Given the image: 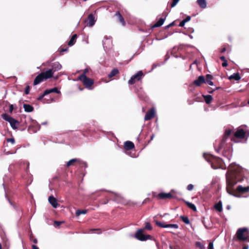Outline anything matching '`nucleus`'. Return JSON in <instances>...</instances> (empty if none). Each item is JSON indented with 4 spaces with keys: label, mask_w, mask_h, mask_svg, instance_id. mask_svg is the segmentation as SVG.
I'll return each mask as SVG.
<instances>
[{
    "label": "nucleus",
    "mask_w": 249,
    "mask_h": 249,
    "mask_svg": "<svg viewBox=\"0 0 249 249\" xmlns=\"http://www.w3.org/2000/svg\"><path fill=\"white\" fill-rule=\"evenodd\" d=\"M32 249H39L36 246L33 245H32Z\"/></svg>",
    "instance_id": "59"
},
{
    "label": "nucleus",
    "mask_w": 249,
    "mask_h": 249,
    "mask_svg": "<svg viewBox=\"0 0 249 249\" xmlns=\"http://www.w3.org/2000/svg\"><path fill=\"white\" fill-rule=\"evenodd\" d=\"M208 249H213V243L212 242L209 243Z\"/></svg>",
    "instance_id": "46"
},
{
    "label": "nucleus",
    "mask_w": 249,
    "mask_h": 249,
    "mask_svg": "<svg viewBox=\"0 0 249 249\" xmlns=\"http://www.w3.org/2000/svg\"><path fill=\"white\" fill-rule=\"evenodd\" d=\"M155 111L154 108H150L146 113L144 120L145 121H148L152 119L155 116Z\"/></svg>",
    "instance_id": "14"
},
{
    "label": "nucleus",
    "mask_w": 249,
    "mask_h": 249,
    "mask_svg": "<svg viewBox=\"0 0 249 249\" xmlns=\"http://www.w3.org/2000/svg\"><path fill=\"white\" fill-rule=\"evenodd\" d=\"M197 2L201 8H205L206 7V0H197Z\"/></svg>",
    "instance_id": "33"
},
{
    "label": "nucleus",
    "mask_w": 249,
    "mask_h": 249,
    "mask_svg": "<svg viewBox=\"0 0 249 249\" xmlns=\"http://www.w3.org/2000/svg\"><path fill=\"white\" fill-rule=\"evenodd\" d=\"M135 147L134 144L131 141H126L124 142V148L126 150H130Z\"/></svg>",
    "instance_id": "21"
},
{
    "label": "nucleus",
    "mask_w": 249,
    "mask_h": 249,
    "mask_svg": "<svg viewBox=\"0 0 249 249\" xmlns=\"http://www.w3.org/2000/svg\"><path fill=\"white\" fill-rule=\"evenodd\" d=\"M245 178L242 167L235 163H232L228 167L226 174V190L228 193L235 197H240L249 192V186L243 187L239 185L235 190L234 186L239 182H241Z\"/></svg>",
    "instance_id": "1"
},
{
    "label": "nucleus",
    "mask_w": 249,
    "mask_h": 249,
    "mask_svg": "<svg viewBox=\"0 0 249 249\" xmlns=\"http://www.w3.org/2000/svg\"><path fill=\"white\" fill-rule=\"evenodd\" d=\"M219 88H216L215 89H213V90H210V91H209V93H213V92L215 90V89H218Z\"/></svg>",
    "instance_id": "62"
},
{
    "label": "nucleus",
    "mask_w": 249,
    "mask_h": 249,
    "mask_svg": "<svg viewBox=\"0 0 249 249\" xmlns=\"http://www.w3.org/2000/svg\"><path fill=\"white\" fill-rule=\"evenodd\" d=\"M220 59L222 61H226L227 60L226 59V58L224 56H221L220 57Z\"/></svg>",
    "instance_id": "56"
},
{
    "label": "nucleus",
    "mask_w": 249,
    "mask_h": 249,
    "mask_svg": "<svg viewBox=\"0 0 249 249\" xmlns=\"http://www.w3.org/2000/svg\"><path fill=\"white\" fill-rule=\"evenodd\" d=\"M153 196L155 197L158 198V199H164V200L171 199L173 198V196L171 194V193H160L159 194H156V193H153Z\"/></svg>",
    "instance_id": "9"
},
{
    "label": "nucleus",
    "mask_w": 249,
    "mask_h": 249,
    "mask_svg": "<svg viewBox=\"0 0 249 249\" xmlns=\"http://www.w3.org/2000/svg\"><path fill=\"white\" fill-rule=\"evenodd\" d=\"M77 38V35L76 34L73 35L71 38L70 39V41L68 42V45L69 46H71L73 45L75 43Z\"/></svg>",
    "instance_id": "23"
},
{
    "label": "nucleus",
    "mask_w": 249,
    "mask_h": 249,
    "mask_svg": "<svg viewBox=\"0 0 249 249\" xmlns=\"http://www.w3.org/2000/svg\"><path fill=\"white\" fill-rule=\"evenodd\" d=\"M87 212H88V210H78L76 211L75 213L77 216H79L82 214L87 213Z\"/></svg>",
    "instance_id": "35"
},
{
    "label": "nucleus",
    "mask_w": 249,
    "mask_h": 249,
    "mask_svg": "<svg viewBox=\"0 0 249 249\" xmlns=\"http://www.w3.org/2000/svg\"><path fill=\"white\" fill-rule=\"evenodd\" d=\"M6 141L7 142H10L12 144H14L15 143V141L14 138H8L6 139Z\"/></svg>",
    "instance_id": "42"
},
{
    "label": "nucleus",
    "mask_w": 249,
    "mask_h": 249,
    "mask_svg": "<svg viewBox=\"0 0 249 249\" xmlns=\"http://www.w3.org/2000/svg\"><path fill=\"white\" fill-rule=\"evenodd\" d=\"M246 132L242 128L239 127L234 133V135L231 137L230 141L237 142L236 139H243L246 137Z\"/></svg>",
    "instance_id": "7"
},
{
    "label": "nucleus",
    "mask_w": 249,
    "mask_h": 249,
    "mask_svg": "<svg viewBox=\"0 0 249 249\" xmlns=\"http://www.w3.org/2000/svg\"><path fill=\"white\" fill-rule=\"evenodd\" d=\"M30 90V87L29 85H27L25 89L24 93L26 95L28 94L29 93Z\"/></svg>",
    "instance_id": "39"
},
{
    "label": "nucleus",
    "mask_w": 249,
    "mask_h": 249,
    "mask_svg": "<svg viewBox=\"0 0 249 249\" xmlns=\"http://www.w3.org/2000/svg\"><path fill=\"white\" fill-rule=\"evenodd\" d=\"M243 249H248V247H246V246H245V247H244L243 248Z\"/></svg>",
    "instance_id": "63"
},
{
    "label": "nucleus",
    "mask_w": 249,
    "mask_h": 249,
    "mask_svg": "<svg viewBox=\"0 0 249 249\" xmlns=\"http://www.w3.org/2000/svg\"><path fill=\"white\" fill-rule=\"evenodd\" d=\"M69 48L68 47H66L65 48H62L60 50V53H61L62 52H66L68 50Z\"/></svg>",
    "instance_id": "50"
},
{
    "label": "nucleus",
    "mask_w": 249,
    "mask_h": 249,
    "mask_svg": "<svg viewBox=\"0 0 249 249\" xmlns=\"http://www.w3.org/2000/svg\"><path fill=\"white\" fill-rule=\"evenodd\" d=\"M16 152V151H8L6 153L9 154H13V153H15Z\"/></svg>",
    "instance_id": "60"
},
{
    "label": "nucleus",
    "mask_w": 249,
    "mask_h": 249,
    "mask_svg": "<svg viewBox=\"0 0 249 249\" xmlns=\"http://www.w3.org/2000/svg\"><path fill=\"white\" fill-rule=\"evenodd\" d=\"M185 21L183 19L179 24L178 26L179 27H183L185 24Z\"/></svg>",
    "instance_id": "48"
},
{
    "label": "nucleus",
    "mask_w": 249,
    "mask_h": 249,
    "mask_svg": "<svg viewBox=\"0 0 249 249\" xmlns=\"http://www.w3.org/2000/svg\"><path fill=\"white\" fill-rule=\"evenodd\" d=\"M78 79L82 81L84 86L89 89H92V85L94 84V80L88 77L84 74H81L79 76Z\"/></svg>",
    "instance_id": "5"
},
{
    "label": "nucleus",
    "mask_w": 249,
    "mask_h": 249,
    "mask_svg": "<svg viewBox=\"0 0 249 249\" xmlns=\"http://www.w3.org/2000/svg\"><path fill=\"white\" fill-rule=\"evenodd\" d=\"M154 137V134H152L151 136H150V140L148 141V143H149L153 139Z\"/></svg>",
    "instance_id": "58"
},
{
    "label": "nucleus",
    "mask_w": 249,
    "mask_h": 249,
    "mask_svg": "<svg viewBox=\"0 0 249 249\" xmlns=\"http://www.w3.org/2000/svg\"><path fill=\"white\" fill-rule=\"evenodd\" d=\"M121 196L119 195L115 194L114 195V197L112 198L113 200L116 201L117 202H119L121 200Z\"/></svg>",
    "instance_id": "36"
},
{
    "label": "nucleus",
    "mask_w": 249,
    "mask_h": 249,
    "mask_svg": "<svg viewBox=\"0 0 249 249\" xmlns=\"http://www.w3.org/2000/svg\"><path fill=\"white\" fill-rule=\"evenodd\" d=\"M41 74H43V76L45 80L50 78L53 76V72L52 70L49 69L44 72H41Z\"/></svg>",
    "instance_id": "16"
},
{
    "label": "nucleus",
    "mask_w": 249,
    "mask_h": 249,
    "mask_svg": "<svg viewBox=\"0 0 249 249\" xmlns=\"http://www.w3.org/2000/svg\"><path fill=\"white\" fill-rule=\"evenodd\" d=\"M24 110L27 112H31L34 110V107L29 104H24L23 105Z\"/></svg>",
    "instance_id": "27"
},
{
    "label": "nucleus",
    "mask_w": 249,
    "mask_h": 249,
    "mask_svg": "<svg viewBox=\"0 0 249 249\" xmlns=\"http://www.w3.org/2000/svg\"><path fill=\"white\" fill-rule=\"evenodd\" d=\"M240 78L241 77L238 73H234L229 77L230 79H234L236 81L239 80Z\"/></svg>",
    "instance_id": "30"
},
{
    "label": "nucleus",
    "mask_w": 249,
    "mask_h": 249,
    "mask_svg": "<svg viewBox=\"0 0 249 249\" xmlns=\"http://www.w3.org/2000/svg\"><path fill=\"white\" fill-rule=\"evenodd\" d=\"M61 68V65L58 62H55L53 64L52 68L51 69L53 70L54 73L55 71L60 70Z\"/></svg>",
    "instance_id": "26"
},
{
    "label": "nucleus",
    "mask_w": 249,
    "mask_h": 249,
    "mask_svg": "<svg viewBox=\"0 0 249 249\" xmlns=\"http://www.w3.org/2000/svg\"><path fill=\"white\" fill-rule=\"evenodd\" d=\"M202 96L205 100V103L207 104H210L212 100H213V97L210 95H202Z\"/></svg>",
    "instance_id": "28"
},
{
    "label": "nucleus",
    "mask_w": 249,
    "mask_h": 249,
    "mask_svg": "<svg viewBox=\"0 0 249 249\" xmlns=\"http://www.w3.org/2000/svg\"><path fill=\"white\" fill-rule=\"evenodd\" d=\"M191 19V17L190 16H187L185 19L183 20L185 21V22H187L189 21H190Z\"/></svg>",
    "instance_id": "52"
},
{
    "label": "nucleus",
    "mask_w": 249,
    "mask_h": 249,
    "mask_svg": "<svg viewBox=\"0 0 249 249\" xmlns=\"http://www.w3.org/2000/svg\"><path fill=\"white\" fill-rule=\"evenodd\" d=\"M76 164H78L79 166H86V162L82 161L80 159H72L67 162L66 166L67 167H69L71 166L75 165Z\"/></svg>",
    "instance_id": "10"
},
{
    "label": "nucleus",
    "mask_w": 249,
    "mask_h": 249,
    "mask_svg": "<svg viewBox=\"0 0 249 249\" xmlns=\"http://www.w3.org/2000/svg\"><path fill=\"white\" fill-rule=\"evenodd\" d=\"M88 72L89 69L88 68H86L83 71V73L82 74H84L85 75H86V73Z\"/></svg>",
    "instance_id": "54"
},
{
    "label": "nucleus",
    "mask_w": 249,
    "mask_h": 249,
    "mask_svg": "<svg viewBox=\"0 0 249 249\" xmlns=\"http://www.w3.org/2000/svg\"><path fill=\"white\" fill-rule=\"evenodd\" d=\"M196 247L199 248L200 249H205L204 246L202 245L200 242H196Z\"/></svg>",
    "instance_id": "38"
},
{
    "label": "nucleus",
    "mask_w": 249,
    "mask_h": 249,
    "mask_svg": "<svg viewBox=\"0 0 249 249\" xmlns=\"http://www.w3.org/2000/svg\"><path fill=\"white\" fill-rule=\"evenodd\" d=\"M114 16L117 17L118 21L123 25L124 26L125 25V22L123 17L120 14L119 11H117L115 14Z\"/></svg>",
    "instance_id": "20"
},
{
    "label": "nucleus",
    "mask_w": 249,
    "mask_h": 249,
    "mask_svg": "<svg viewBox=\"0 0 249 249\" xmlns=\"http://www.w3.org/2000/svg\"><path fill=\"white\" fill-rule=\"evenodd\" d=\"M108 201H109V199L106 198L105 199L102 200L101 203H102V204H106L107 203Z\"/></svg>",
    "instance_id": "49"
},
{
    "label": "nucleus",
    "mask_w": 249,
    "mask_h": 249,
    "mask_svg": "<svg viewBox=\"0 0 249 249\" xmlns=\"http://www.w3.org/2000/svg\"><path fill=\"white\" fill-rule=\"evenodd\" d=\"M222 66L223 67H227L228 66L227 61L226 60V61L223 62V63H222Z\"/></svg>",
    "instance_id": "51"
},
{
    "label": "nucleus",
    "mask_w": 249,
    "mask_h": 249,
    "mask_svg": "<svg viewBox=\"0 0 249 249\" xmlns=\"http://www.w3.org/2000/svg\"><path fill=\"white\" fill-rule=\"evenodd\" d=\"M48 95L47 94H45V91H44L43 93L41 95H40L37 99L39 101H41L43 99V97L45 96Z\"/></svg>",
    "instance_id": "43"
},
{
    "label": "nucleus",
    "mask_w": 249,
    "mask_h": 249,
    "mask_svg": "<svg viewBox=\"0 0 249 249\" xmlns=\"http://www.w3.org/2000/svg\"><path fill=\"white\" fill-rule=\"evenodd\" d=\"M179 0H173V1L171 4V7L172 8L175 7L176 5V4L178 3V2Z\"/></svg>",
    "instance_id": "40"
},
{
    "label": "nucleus",
    "mask_w": 249,
    "mask_h": 249,
    "mask_svg": "<svg viewBox=\"0 0 249 249\" xmlns=\"http://www.w3.org/2000/svg\"><path fill=\"white\" fill-rule=\"evenodd\" d=\"M203 157L206 161L210 163L211 167L213 169L227 168L222 159L214 156L210 154L204 153Z\"/></svg>",
    "instance_id": "2"
},
{
    "label": "nucleus",
    "mask_w": 249,
    "mask_h": 249,
    "mask_svg": "<svg viewBox=\"0 0 249 249\" xmlns=\"http://www.w3.org/2000/svg\"><path fill=\"white\" fill-rule=\"evenodd\" d=\"M156 224L158 226L161 228H172L175 229H178V226L177 224H166L163 222L158 221H156Z\"/></svg>",
    "instance_id": "13"
},
{
    "label": "nucleus",
    "mask_w": 249,
    "mask_h": 249,
    "mask_svg": "<svg viewBox=\"0 0 249 249\" xmlns=\"http://www.w3.org/2000/svg\"><path fill=\"white\" fill-rule=\"evenodd\" d=\"M202 223H203L204 226L206 228L210 229V228H211V226H208V225H207L204 220H202Z\"/></svg>",
    "instance_id": "55"
},
{
    "label": "nucleus",
    "mask_w": 249,
    "mask_h": 249,
    "mask_svg": "<svg viewBox=\"0 0 249 249\" xmlns=\"http://www.w3.org/2000/svg\"><path fill=\"white\" fill-rule=\"evenodd\" d=\"M144 229H139L135 233V237L138 240L140 241H146L151 239L150 235H145L143 233Z\"/></svg>",
    "instance_id": "8"
},
{
    "label": "nucleus",
    "mask_w": 249,
    "mask_h": 249,
    "mask_svg": "<svg viewBox=\"0 0 249 249\" xmlns=\"http://www.w3.org/2000/svg\"><path fill=\"white\" fill-rule=\"evenodd\" d=\"M232 132V130L231 129H226L224 132V135L223 136L222 139L221 140L219 144L218 149L219 151L222 149H224V150H227L230 148L231 145V144L229 143V144L228 145L227 141L228 140V138L231 135Z\"/></svg>",
    "instance_id": "3"
},
{
    "label": "nucleus",
    "mask_w": 249,
    "mask_h": 249,
    "mask_svg": "<svg viewBox=\"0 0 249 249\" xmlns=\"http://www.w3.org/2000/svg\"><path fill=\"white\" fill-rule=\"evenodd\" d=\"M62 222H61V221H55L54 223V224L55 226H60L61 224V223Z\"/></svg>",
    "instance_id": "47"
},
{
    "label": "nucleus",
    "mask_w": 249,
    "mask_h": 249,
    "mask_svg": "<svg viewBox=\"0 0 249 249\" xmlns=\"http://www.w3.org/2000/svg\"><path fill=\"white\" fill-rule=\"evenodd\" d=\"M14 106L12 104H10L9 106V110H8V112L12 114V112H13V111L14 110Z\"/></svg>",
    "instance_id": "41"
},
{
    "label": "nucleus",
    "mask_w": 249,
    "mask_h": 249,
    "mask_svg": "<svg viewBox=\"0 0 249 249\" xmlns=\"http://www.w3.org/2000/svg\"><path fill=\"white\" fill-rule=\"evenodd\" d=\"M143 75V74L142 71H139L136 74L133 75L128 80V84L130 85L134 84L136 81H138L141 80Z\"/></svg>",
    "instance_id": "11"
},
{
    "label": "nucleus",
    "mask_w": 249,
    "mask_h": 249,
    "mask_svg": "<svg viewBox=\"0 0 249 249\" xmlns=\"http://www.w3.org/2000/svg\"><path fill=\"white\" fill-rule=\"evenodd\" d=\"M180 218L185 224H190V220H189V219L188 217L181 215L180 216Z\"/></svg>",
    "instance_id": "34"
},
{
    "label": "nucleus",
    "mask_w": 249,
    "mask_h": 249,
    "mask_svg": "<svg viewBox=\"0 0 249 249\" xmlns=\"http://www.w3.org/2000/svg\"><path fill=\"white\" fill-rule=\"evenodd\" d=\"M185 203L188 208H189L194 212H196L197 211L196 208L194 204L186 201H185Z\"/></svg>",
    "instance_id": "29"
},
{
    "label": "nucleus",
    "mask_w": 249,
    "mask_h": 249,
    "mask_svg": "<svg viewBox=\"0 0 249 249\" xmlns=\"http://www.w3.org/2000/svg\"><path fill=\"white\" fill-rule=\"evenodd\" d=\"M49 201L53 208L57 207L58 204L57 200L53 196H51L49 197Z\"/></svg>",
    "instance_id": "19"
},
{
    "label": "nucleus",
    "mask_w": 249,
    "mask_h": 249,
    "mask_svg": "<svg viewBox=\"0 0 249 249\" xmlns=\"http://www.w3.org/2000/svg\"><path fill=\"white\" fill-rule=\"evenodd\" d=\"M235 235L238 240L249 242V233L247 228L238 229Z\"/></svg>",
    "instance_id": "4"
},
{
    "label": "nucleus",
    "mask_w": 249,
    "mask_h": 249,
    "mask_svg": "<svg viewBox=\"0 0 249 249\" xmlns=\"http://www.w3.org/2000/svg\"><path fill=\"white\" fill-rule=\"evenodd\" d=\"M175 25V21H173V22H171V23H170L169 24H168V25H167L166 26H165V29H168L170 27H173Z\"/></svg>",
    "instance_id": "44"
},
{
    "label": "nucleus",
    "mask_w": 249,
    "mask_h": 249,
    "mask_svg": "<svg viewBox=\"0 0 249 249\" xmlns=\"http://www.w3.org/2000/svg\"><path fill=\"white\" fill-rule=\"evenodd\" d=\"M45 80V79L44 78L43 76V74H41L40 73L34 79V85H37Z\"/></svg>",
    "instance_id": "18"
},
{
    "label": "nucleus",
    "mask_w": 249,
    "mask_h": 249,
    "mask_svg": "<svg viewBox=\"0 0 249 249\" xmlns=\"http://www.w3.org/2000/svg\"><path fill=\"white\" fill-rule=\"evenodd\" d=\"M91 230L92 231H97V233H99L101 232V230L99 229H91Z\"/></svg>",
    "instance_id": "53"
},
{
    "label": "nucleus",
    "mask_w": 249,
    "mask_h": 249,
    "mask_svg": "<svg viewBox=\"0 0 249 249\" xmlns=\"http://www.w3.org/2000/svg\"><path fill=\"white\" fill-rule=\"evenodd\" d=\"M33 241L35 244H36L37 243V240L36 238H34L33 239Z\"/></svg>",
    "instance_id": "61"
},
{
    "label": "nucleus",
    "mask_w": 249,
    "mask_h": 249,
    "mask_svg": "<svg viewBox=\"0 0 249 249\" xmlns=\"http://www.w3.org/2000/svg\"><path fill=\"white\" fill-rule=\"evenodd\" d=\"M194 186L193 184H190L187 186V189L188 191H192L194 189Z\"/></svg>",
    "instance_id": "45"
},
{
    "label": "nucleus",
    "mask_w": 249,
    "mask_h": 249,
    "mask_svg": "<svg viewBox=\"0 0 249 249\" xmlns=\"http://www.w3.org/2000/svg\"><path fill=\"white\" fill-rule=\"evenodd\" d=\"M213 79V77L212 75L207 74L206 75V78H205L206 83H207L211 86L213 85V82L212 81Z\"/></svg>",
    "instance_id": "24"
},
{
    "label": "nucleus",
    "mask_w": 249,
    "mask_h": 249,
    "mask_svg": "<svg viewBox=\"0 0 249 249\" xmlns=\"http://www.w3.org/2000/svg\"><path fill=\"white\" fill-rule=\"evenodd\" d=\"M227 209H230V206H227Z\"/></svg>",
    "instance_id": "64"
},
{
    "label": "nucleus",
    "mask_w": 249,
    "mask_h": 249,
    "mask_svg": "<svg viewBox=\"0 0 249 249\" xmlns=\"http://www.w3.org/2000/svg\"><path fill=\"white\" fill-rule=\"evenodd\" d=\"M87 25L89 26H92L95 22V20L94 17L92 14H90L89 15L87 18Z\"/></svg>",
    "instance_id": "17"
},
{
    "label": "nucleus",
    "mask_w": 249,
    "mask_h": 249,
    "mask_svg": "<svg viewBox=\"0 0 249 249\" xmlns=\"http://www.w3.org/2000/svg\"><path fill=\"white\" fill-rule=\"evenodd\" d=\"M40 128V125L36 122H33L32 124L29 126V130L35 133Z\"/></svg>",
    "instance_id": "15"
},
{
    "label": "nucleus",
    "mask_w": 249,
    "mask_h": 249,
    "mask_svg": "<svg viewBox=\"0 0 249 249\" xmlns=\"http://www.w3.org/2000/svg\"><path fill=\"white\" fill-rule=\"evenodd\" d=\"M166 18V16L165 18H161L159 19V20L152 26V28L159 27H160L164 23Z\"/></svg>",
    "instance_id": "22"
},
{
    "label": "nucleus",
    "mask_w": 249,
    "mask_h": 249,
    "mask_svg": "<svg viewBox=\"0 0 249 249\" xmlns=\"http://www.w3.org/2000/svg\"><path fill=\"white\" fill-rule=\"evenodd\" d=\"M203 83H206L205 78L204 76L201 75L199 76L197 79L194 80L192 85L199 87Z\"/></svg>",
    "instance_id": "12"
},
{
    "label": "nucleus",
    "mask_w": 249,
    "mask_h": 249,
    "mask_svg": "<svg viewBox=\"0 0 249 249\" xmlns=\"http://www.w3.org/2000/svg\"><path fill=\"white\" fill-rule=\"evenodd\" d=\"M1 116L4 120L10 123L11 127L13 129H17L18 128V126L19 124V122L18 120L15 119L6 113L2 114Z\"/></svg>",
    "instance_id": "6"
},
{
    "label": "nucleus",
    "mask_w": 249,
    "mask_h": 249,
    "mask_svg": "<svg viewBox=\"0 0 249 249\" xmlns=\"http://www.w3.org/2000/svg\"><path fill=\"white\" fill-rule=\"evenodd\" d=\"M144 230H151L152 229V227L149 222H147L145 224V226L143 229Z\"/></svg>",
    "instance_id": "37"
},
{
    "label": "nucleus",
    "mask_w": 249,
    "mask_h": 249,
    "mask_svg": "<svg viewBox=\"0 0 249 249\" xmlns=\"http://www.w3.org/2000/svg\"><path fill=\"white\" fill-rule=\"evenodd\" d=\"M55 92L56 93H60V91L56 87L53 89H47L45 90V94H49L51 93Z\"/></svg>",
    "instance_id": "25"
},
{
    "label": "nucleus",
    "mask_w": 249,
    "mask_h": 249,
    "mask_svg": "<svg viewBox=\"0 0 249 249\" xmlns=\"http://www.w3.org/2000/svg\"><path fill=\"white\" fill-rule=\"evenodd\" d=\"M119 73V71L117 69H113L111 72L108 74V76L109 78H112L115 76Z\"/></svg>",
    "instance_id": "31"
},
{
    "label": "nucleus",
    "mask_w": 249,
    "mask_h": 249,
    "mask_svg": "<svg viewBox=\"0 0 249 249\" xmlns=\"http://www.w3.org/2000/svg\"><path fill=\"white\" fill-rule=\"evenodd\" d=\"M226 51V48L225 47H223L222 48L221 50H220V53H224L225 51Z\"/></svg>",
    "instance_id": "57"
},
{
    "label": "nucleus",
    "mask_w": 249,
    "mask_h": 249,
    "mask_svg": "<svg viewBox=\"0 0 249 249\" xmlns=\"http://www.w3.org/2000/svg\"><path fill=\"white\" fill-rule=\"evenodd\" d=\"M215 209L218 212H221L222 211V204L221 201H219L214 205Z\"/></svg>",
    "instance_id": "32"
}]
</instances>
